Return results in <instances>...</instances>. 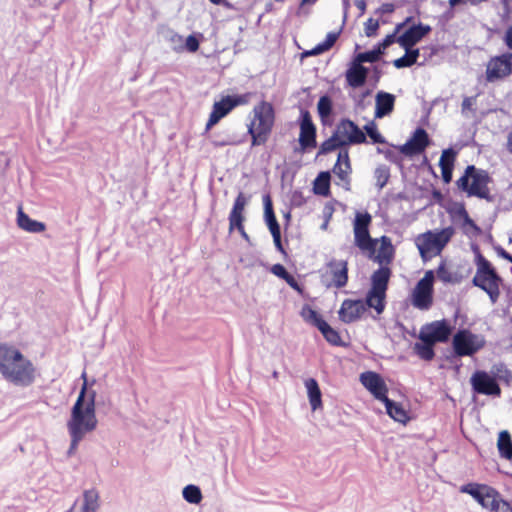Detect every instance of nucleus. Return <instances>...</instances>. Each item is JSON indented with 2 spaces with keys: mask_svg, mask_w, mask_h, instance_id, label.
<instances>
[{
  "mask_svg": "<svg viewBox=\"0 0 512 512\" xmlns=\"http://www.w3.org/2000/svg\"><path fill=\"white\" fill-rule=\"evenodd\" d=\"M395 100V96L389 92H377L375 97V118L381 119L390 115L394 110Z\"/></svg>",
  "mask_w": 512,
  "mask_h": 512,
  "instance_id": "412c9836",
  "label": "nucleus"
},
{
  "mask_svg": "<svg viewBox=\"0 0 512 512\" xmlns=\"http://www.w3.org/2000/svg\"><path fill=\"white\" fill-rule=\"evenodd\" d=\"M361 384L374 396L382 401L387 397L388 387L382 376L374 371H366L360 374Z\"/></svg>",
  "mask_w": 512,
  "mask_h": 512,
  "instance_id": "6ab92c4d",
  "label": "nucleus"
},
{
  "mask_svg": "<svg viewBox=\"0 0 512 512\" xmlns=\"http://www.w3.org/2000/svg\"><path fill=\"white\" fill-rule=\"evenodd\" d=\"M395 10V5L392 3H384L376 9L375 14L384 15L391 14Z\"/></svg>",
  "mask_w": 512,
  "mask_h": 512,
  "instance_id": "338daca9",
  "label": "nucleus"
},
{
  "mask_svg": "<svg viewBox=\"0 0 512 512\" xmlns=\"http://www.w3.org/2000/svg\"><path fill=\"white\" fill-rule=\"evenodd\" d=\"M450 166H451V164L447 165L446 167L441 165V167H440L442 180L445 184H449L452 181L453 168H451Z\"/></svg>",
  "mask_w": 512,
  "mask_h": 512,
  "instance_id": "e2e57ef3",
  "label": "nucleus"
},
{
  "mask_svg": "<svg viewBox=\"0 0 512 512\" xmlns=\"http://www.w3.org/2000/svg\"><path fill=\"white\" fill-rule=\"evenodd\" d=\"M456 156H457V151H455L453 148L450 147V148L444 149L442 151V154L439 159V167H441V165L446 167L447 165L451 164L450 167L454 168V162H455Z\"/></svg>",
  "mask_w": 512,
  "mask_h": 512,
  "instance_id": "49530a36",
  "label": "nucleus"
},
{
  "mask_svg": "<svg viewBox=\"0 0 512 512\" xmlns=\"http://www.w3.org/2000/svg\"><path fill=\"white\" fill-rule=\"evenodd\" d=\"M453 327L446 319L433 321L423 325L418 338L420 341H431L435 344L449 341Z\"/></svg>",
  "mask_w": 512,
  "mask_h": 512,
  "instance_id": "ddd939ff",
  "label": "nucleus"
},
{
  "mask_svg": "<svg viewBox=\"0 0 512 512\" xmlns=\"http://www.w3.org/2000/svg\"><path fill=\"white\" fill-rule=\"evenodd\" d=\"M317 111L322 122H325V119L332 115L333 102L328 95H323L320 97L317 103Z\"/></svg>",
  "mask_w": 512,
  "mask_h": 512,
  "instance_id": "58836bf2",
  "label": "nucleus"
},
{
  "mask_svg": "<svg viewBox=\"0 0 512 512\" xmlns=\"http://www.w3.org/2000/svg\"><path fill=\"white\" fill-rule=\"evenodd\" d=\"M454 232V228L449 226L440 231L434 232L428 230L425 233L420 234L415 240L420 256L423 259H426L432 252L440 254L443 248L453 237Z\"/></svg>",
  "mask_w": 512,
  "mask_h": 512,
  "instance_id": "39448f33",
  "label": "nucleus"
},
{
  "mask_svg": "<svg viewBox=\"0 0 512 512\" xmlns=\"http://www.w3.org/2000/svg\"><path fill=\"white\" fill-rule=\"evenodd\" d=\"M100 508V495L95 488L84 490L81 512H97Z\"/></svg>",
  "mask_w": 512,
  "mask_h": 512,
  "instance_id": "f704fd0d",
  "label": "nucleus"
},
{
  "mask_svg": "<svg viewBox=\"0 0 512 512\" xmlns=\"http://www.w3.org/2000/svg\"><path fill=\"white\" fill-rule=\"evenodd\" d=\"M497 448L501 458L512 459V436L508 430H501L498 433Z\"/></svg>",
  "mask_w": 512,
  "mask_h": 512,
  "instance_id": "72a5a7b5",
  "label": "nucleus"
},
{
  "mask_svg": "<svg viewBox=\"0 0 512 512\" xmlns=\"http://www.w3.org/2000/svg\"><path fill=\"white\" fill-rule=\"evenodd\" d=\"M512 74V53L505 52L491 57L486 68V81L493 83Z\"/></svg>",
  "mask_w": 512,
  "mask_h": 512,
  "instance_id": "2eb2a0df",
  "label": "nucleus"
},
{
  "mask_svg": "<svg viewBox=\"0 0 512 512\" xmlns=\"http://www.w3.org/2000/svg\"><path fill=\"white\" fill-rule=\"evenodd\" d=\"M480 93H477L474 96H465L463 98L462 104H461V114L469 118L470 114L474 116L476 114V103H477V97Z\"/></svg>",
  "mask_w": 512,
  "mask_h": 512,
  "instance_id": "79ce46f5",
  "label": "nucleus"
},
{
  "mask_svg": "<svg viewBox=\"0 0 512 512\" xmlns=\"http://www.w3.org/2000/svg\"><path fill=\"white\" fill-rule=\"evenodd\" d=\"M35 372L33 363L20 350L0 344V373L5 380L16 386L27 387L35 381Z\"/></svg>",
  "mask_w": 512,
  "mask_h": 512,
  "instance_id": "f03ea898",
  "label": "nucleus"
},
{
  "mask_svg": "<svg viewBox=\"0 0 512 512\" xmlns=\"http://www.w3.org/2000/svg\"><path fill=\"white\" fill-rule=\"evenodd\" d=\"M372 216L368 212H357L353 224V231L369 230Z\"/></svg>",
  "mask_w": 512,
  "mask_h": 512,
  "instance_id": "c03bdc74",
  "label": "nucleus"
},
{
  "mask_svg": "<svg viewBox=\"0 0 512 512\" xmlns=\"http://www.w3.org/2000/svg\"><path fill=\"white\" fill-rule=\"evenodd\" d=\"M343 147H345L344 143L334 130L331 137H329L323 143H321L317 155H326L332 151H335Z\"/></svg>",
  "mask_w": 512,
  "mask_h": 512,
  "instance_id": "e433bc0d",
  "label": "nucleus"
},
{
  "mask_svg": "<svg viewBox=\"0 0 512 512\" xmlns=\"http://www.w3.org/2000/svg\"><path fill=\"white\" fill-rule=\"evenodd\" d=\"M470 385L474 394L500 397L501 387L495 376L485 370H476L470 377Z\"/></svg>",
  "mask_w": 512,
  "mask_h": 512,
  "instance_id": "f8f14e48",
  "label": "nucleus"
},
{
  "mask_svg": "<svg viewBox=\"0 0 512 512\" xmlns=\"http://www.w3.org/2000/svg\"><path fill=\"white\" fill-rule=\"evenodd\" d=\"M299 126L300 134L298 141L300 144V151L305 152L308 149L315 148L317 145V128L312 121L310 112L306 109L300 110Z\"/></svg>",
  "mask_w": 512,
  "mask_h": 512,
  "instance_id": "dca6fc26",
  "label": "nucleus"
},
{
  "mask_svg": "<svg viewBox=\"0 0 512 512\" xmlns=\"http://www.w3.org/2000/svg\"><path fill=\"white\" fill-rule=\"evenodd\" d=\"M391 277L388 266H380L371 276V288L366 293L368 302H376V312L382 314L386 307V292Z\"/></svg>",
  "mask_w": 512,
  "mask_h": 512,
  "instance_id": "0eeeda50",
  "label": "nucleus"
},
{
  "mask_svg": "<svg viewBox=\"0 0 512 512\" xmlns=\"http://www.w3.org/2000/svg\"><path fill=\"white\" fill-rule=\"evenodd\" d=\"M436 273H437V277L444 283L454 284V283L459 282V278L457 277V274L450 272L446 268V263L444 261H442L439 264Z\"/></svg>",
  "mask_w": 512,
  "mask_h": 512,
  "instance_id": "a18cd8bd",
  "label": "nucleus"
},
{
  "mask_svg": "<svg viewBox=\"0 0 512 512\" xmlns=\"http://www.w3.org/2000/svg\"><path fill=\"white\" fill-rule=\"evenodd\" d=\"M463 226H468L471 228L474 236H477L482 232L481 228L474 222L473 219L470 218L469 215H466V217L463 219Z\"/></svg>",
  "mask_w": 512,
  "mask_h": 512,
  "instance_id": "680f3d73",
  "label": "nucleus"
},
{
  "mask_svg": "<svg viewBox=\"0 0 512 512\" xmlns=\"http://www.w3.org/2000/svg\"><path fill=\"white\" fill-rule=\"evenodd\" d=\"M307 395L312 410H316L322 406V392L316 379L308 378L305 381Z\"/></svg>",
  "mask_w": 512,
  "mask_h": 512,
  "instance_id": "c85d7f7f",
  "label": "nucleus"
},
{
  "mask_svg": "<svg viewBox=\"0 0 512 512\" xmlns=\"http://www.w3.org/2000/svg\"><path fill=\"white\" fill-rule=\"evenodd\" d=\"M434 280H435V274H434V271L433 270H428L425 272V275L423 278H421L418 282H417V285H420L422 287H425V288H428V289H431L433 290V283H434Z\"/></svg>",
  "mask_w": 512,
  "mask_h": 512,
  "instance_id": "8fccbe9b",
  "label": "nucleus"
},
{
  "mask_svg": "<svg viewBox=\"0 0 512 512\" xmlns=\"http://www.w3.org/2000/svg\"><path fill=\"white\" fill-rule=\"evenodd\" d=\"M364 63H369V61L365 52H360L353 57L352 61L349 63V66L360 67L364 66Z\"/></svg>",
  "mask_w": 512,
  "mask_h": 512,
  "instance_id": "052dcab7",
  "label": "nucleus"
},
{
  "mask_svg": "<svg viewBox=\"0 0 512 512\" xmlns=\"http://www.w3.org/2000/svg\"><path fill=\"white\" fill-rule=\"evenodd\" d=\"M369 71L370 69L366 66H348L345 71L347 85L353 89L363 87L367 82Z\"/></svg>",
  "mask_w": 512,
  "mask_h": 512,
  "instance_id": "5701e85b",
  "label": "nucleus"
},
{
  "mask_svg": "<svg viewBox=\"0 0 512 512\" xmlns=\"http://www.w3.org/2000/svg\"><path fill=\"white\" fill-rule=\"evenodd\" d=\"M501 280L495 268L490 266L484 268L482 271L480 268H477L472 283L474 286L486 292L492 303H496L500 295L499 283Z\"/></svg>",
  "mask_w": 512,
  "mask_h": 512,
  "instance_id": "9b49d317",
  "label": "nucleus"
},
{
  "mask_svg": "<svg viewBox=\"0 0 512 512\" xmlns=\"http://www.w3.org/2000/svg\"><path fill=\"white\" fill-rule=\"evenodd\" d=\"M491 181L492 178L486 170L477 168L475 165H468L463 175L456 181V185L468 197L494 202V196L490 194L488 188Z\"/></svg>",
  "mask_w": 512,
  "mask_h": 512,
  "instance_id": "7ed1b4c3",
  "label": "nucleus"
},
{
  "mask_svg": "<svg viewBox=\"0 0 512 512\" xmlns=\"http://www.w3.org/2000/svg\"><path fill=\"white\" fill-rule=\"evenodd\" d=\"M264 222L271 234L281 231L280 224L276 218L273 203L270 195L263 196Z\"/></svg>",
  "mask_w": 512,
  "mask_h": 512,
  "instance_id": "bb28decb",
  "label": "nucleus"
},
{
  "mask_svg": "<svg viewBox=\"0 0 512 512\" xmlns=\"http://www.w3.org/2000/svg\"><path fill=\"white\" fill-rule=\"evenodd\" d=\"M494 250L499 257L512 263V255L510 253H508L502 246L496 245V246H494Z\"/></svg>",
  "mask_w": 512,
  "mask_h": 512,
  "instance_id": "774afa93",
  "label": "nucleus"
},
{
  "mask_svg": "<svg viewBox=\"0 0 512 512\" xmlns=\"http://www.w3.org/2000/svg\"><path fill=\"white\" fill-rule=\"evenodd\" d=\"M365 34L367 37H374L377 35L378 29H379V21L375 20L373 18H369L365 22Z\"/></svg>",
  "mask_w": 512,
  "mask_h": 512,
  "instance_id": "09e8293b",
  "label": "nucleus"
},
{
  "mask_svg": "<svg viewBox=\"0 0 512 512\" xmlns=\"http://www.w3.org/2000/svg\"><path fill=\"white\" fill-rule=\"evenodd\" d=\"M199 46H200V42L198 40V38L196 36H194L193 34L189 35L186 40H185V49L188 51V52H196L198 49H199Z\"/></svg>",
  "mask_w": 512,
  "mask_h": 512,
  "instance_id": "603ef678",
  "label": "nucleus"
},
{
  "mask_svg": "<svg viewBox=\"0 0 512 512\" xmlns=\"http://www.w3.org/2000/svg\"><path fill=\"white\" fill-rule=\"evenodd\" d=\"M475 263L477 265V268H480V270L482 271L484 268L486 267H490L492 266V264L490 263V261H488L483 255L481 252L475 254Z\"/></svg>",
  "mask_w": 512,
  "mask_h": 512,
  "instance_id": "69168bd1",
  "label": "nucleus"
},
{
  "mask_svg": "<svg viewBox=\"0 0 512 512\" xmlns=\"http://www.w3.org/2000/svg\"><path fill=\"white\" fill-rule=\"evenodd\" d=\"M340 36V31L338 32H329L327 35H326V38L323 42H321L323 44V46L327 49V50H330L333 45L335 44V42L337 41V39L339 38Z\"/></svg>",
  "mask_w": 512,
  "mask_h": 512,
  "instance_id": "6e6d98bb",
  "label": "nucleus"
},
{
  "mask_svg": "<svg viewBox=\"0 0 512 512\" xmlns=\"http://www.w3.org/2000/svg\"><path fill=\"white\" fill-rule=\"evenodd\" d=\"M460 492L471 495L483 508L497 512L500 504L499 492L485 484L468 483L460 487Z\"/></svg>",
  "mask_w": 512,
  "mask_h": 512,
  "instance_id": "1a4fd4ad",
  "label": "nucleus"
},
{
  "mask_svg": "<svg viewBox=\"0 0 512 512\" xmlns=\"http://www.w3.org/2000/svg\"><path fill=\"white\" fill-rule=\"evenodd\" d=\"M386 408L387 414L395 421L406 424L410 417L402 404L390 399L388 396L381 401Z\"/></svg>",
  "mask_w": 512,
  "mask_h": 512,
  "instance_id": "a878e982",
  "label": "nucleus"
},
{
  "mask_svg": "<svg viewBox=\"0 0 512 512\" xmlns=\"http://www.w3.org/2000/svg\"><path fill=\"white\" fill-rule=\"evenodd\" d=\"M237 230L241 237L248 242L251 245V240L249 235L245 232L243 222H237V223H230L229 224V231Z\"/></svg>",
  "mask_w": 512,
  "mask_h": 512,
  "instance_id": "864d4df0",
  "label": "nucleus"
},
{
  "mask_svg": "<svg viewBox=\"0 0 512 512\" xmlns=\"http://www.w3.org/2000/svg\"><path fill=\"white\" fill-rule=\"evenodd\" d=\"M430 142L427 131L422 127H417L412 136L403 145L398 146V149L405 156L413 157L423 153Z\"/></svg>",
  "mask_w": 512,
  "mask_h": 512,
  "instance_id": "a211bd4d",
  "label": "nucleus"
},
{
  "mask_svg": "<svg viewBox=\"0 0 512 512\" xmlns=\"http://www.w3.org/2000/svg\"><path fill=\"white\" fill-rule=\"evenodd\" d=\"M431 30L432 28L430 25L423 24L422 22L412 24L401 35H399L400 47H414L424 37H426L431 32Z\"/></svg>",
  "mask_w": 512,
  "mask_h": 512,
  "instance_id": "aec40b11",
  "label": "nucleus"
},
{
  "mask_svg": "<svg viewBox=\"0 0 512 512\" xmlns=\"http://www.w3.org/2000/svg\"><path fill=\"white\" fill-rule=\"evenodd\" d=\"M485 344L484 339L473 334L466 328L458 329L452 338V352L447 356V360L452 362L453 358H461L464 356H473Z\"/></svg>",
  "mask_w": 512,
  "mask_h": 512,
  "instance_id": "423d86ee",
  "label": "nucleus"
},
{
  "mask_svg": "<svg viewBox=\"0 0 512 512\" xmlns=\"http://www.w3.org/2000/svg\"><path fill=\"white\" fill-rule=\"evenodd\" d=\"M343 166V164L336 162L332 171L344 183L343 187L345 190L349 191L351 182L349 174L352 172V170H348Z\"/></svg>",
  "mask_w": 512,
  "mask_h": 512,
  "instance_id": "37998d69",
  "label": "nucleus"
},
{
  "mask_svg": "<svg viewBox=\"0 0 512 512\" xmlns=\"http://www.w3.org/2000/svg\"><path fill=\"white\" fill-rule=\"evenodd\" d=\"M434 346L435 343L429 340L421 341L414 344L413 350L420 359L424 361H432L435 357Z\"/></svg>",
  "mask_w": 512,
  "mask_h": 512,
  "instance_id": "c9c22d12",
  "label": "nucleus"
},
{
  "mask_svg": "<svg viewBox=\"0 0 512 512\" xmlns=\"http://www.w3.org/2000/svg\"><path fill=\"white\" fill-rule=\"evenodd\" d=\"M380 242L381 246L374 260L378 262L381 266L383 264L388 265L392 262L394 258V247L392 245L391 239L387 236H382L380 238Z\"/></svg>",
  "mask_w": 512,
  "mask_h": 512,
  "instance_id": "c756f323",
  "label": "nucleus"
},
{
  "mask_svg": "<svg viewBox=\"0 0 512 512\" xmlns=\"http://www.w3.org/2000/svg\"><path fill=\"white\" fill-rule=\"evenodd\" d=\"M376 302L374 300L368 302L367 296L364 300L362 299H345L338 312L339 318L344 323H352L362 317L368 308L376 310Z\"/></svg>",
  "mask_w": 512,
  "mask_h": 512,
  "instance_id": "4468645a",
  "label": "nucleus"
},
{
  "mask_svg": "<svg viewBox=\"0 0 512 512\" xmlns=\"http://www.w3.org/2000/svg\"><path fill=\"white\" fill-rule=\"evenodd\" d=\"M402 48L405 50V54L393 61V65L397 69L412 67L417 63L420 56V50L418 48L410 46Z\"/></svg>",
  "mask_w": 512,
  "mask_h": 512,
  "instance_id": "7c9ffc66",
  "label": "nucleus"
},
{
  "mask_svg": "<svg viewBox=\"0 0 512 512\" xmlns=\"http://www.w3.org/2000/svg\"><path fill=\"white\" fill-rule=\"evenodd\" d=\"M394 43L399 44V36H396L395 33L386 35V37L382 41L378 42V44L380 45L384 52L386 48H388Z\"/></svg>",
  "mask_w": 512,
  "mask_h": 512,
  "instance_id": "5fc2aeb1",
  "label": "nucleus"
},
{
  "mask_svg": "<svg viewBox=\"0 0 512 512\" xmlns=\"http://www.w3.org/2000/svg\"><path fill=\"white\" fill-rule=\"evenodd\" d=\"M374 178L376 180L375 186L378 190H382L389 181L390 168L385 164L378 165L374 170Z\"/></svg>",
  "mask_w": 512,
  "mask_h": 512,
  "instance_id": "ea45409f",
  "label": "nucleus"
},
{
  "mask_svg": "<svg viewBox=\"0 0 512 512\" xmlns=\"http://www.w3.org/2000/svg\"><path fill=\"white\" fill-rule=\"evenodd\" d=\"M81 378L84 380V383L71 409L70 419L67 422V428L71 437L70 447L67 451L69 456L73 454L84 436L96 429L98 423L95 412L96 391L88 390L86 372L82 373Z\"/></svg>",
  "mask_w": 512,
  "mask_h": 512,
  "instance_id": "f257e3e1",
  "label": "nucleus"
},
{
  "mask_svg": "<svg viewBox=\"0 0 512 512\" xmlns=\"http://www.w3.org/2000/svg\"><path fill=\"white\" fill-rule=\"evenodd\" d=\"M254 118L247 125L252 146H260L267 142L275 122V110L267 101H261L253 108Z\"/></svg>",
  "mask_w": 512,
  "mask_h": 512,
  "instance_id": "20e7f679",
  "label": "nucleus"
},
{
  "mask_svg": "<svg viewBox=\"0 0 512 512\" xmlns=\"http://www.w3.org/2000/svg\"><path fill=\"white\" fill-rule=\"evenodd\" d=\"M338 163H341L346 167L348 170H352L349 152L347 147H343L339 149L337 161Z\"/></svg>",
  "mask_w": 512,
  "mask_h": 512,
  "instance_id": "3c124183",
  "label": "nucleus"
},
{
  "mask_svg": "<svg viewBox=\"0 0 512 512\" xmlns=\"http://www.w3.org/2000/svg\"><path fill=\"white\" fill-rule=\"evenodd\" d=\"M271 235H272L273 242H274L276 250L278 252H280L281 254H283V255H287L286 250H285V248H284V246L282 244L281 231L276 232V233L271 234Z\"/></svg>",
  "mask_w": 512,
  "mask_h": 512,
  "instance_id": "0e129e2a",
  "label": "nucleus"
},
{
  "mask_svg": "<svg viewBox=\"0 0 512 512\" xmlns=\"http://www.w3.org/2000/svg\"><path fill=\"white\" fill-rule=\"evenodd\" d=\"M328 267L332 274L333 285L336 288L346 286L348 282V267L344 260L333 259L328 263Z\"/></svg>",
  "mask_w": 512,
  "mask_h": 512,
  "instance_id": "b1692460",
  "label": "nucleus"
},
{
  "mask_svg": "<svg viewBox=\"0 0 512 512\" xmlns=\"http://www.w3.org/2000/svg\"><path fill=\"white\" fill-rule=\"evenodd\" d=\"M433 303V290L415 285L411 294V304L419 310H428Z\"/></svg>",
  "mask_w": 512,
  "mask_h": 512,
  "instance_id": "4be33fe9",
  "label": "nucleus"
},
{
  "mask_svg": "<svg viewBox=\"0 0 512 512\" xmlns=\"http://www.w3.org/2000/svg\"><path fill=\"white\" fill-rule=\"evenodd\" d=\"M250 96V93L227 95L222 97L221 100L216 101L213 104V108L206 123L205 130H210L234 108L247 104L249 102Z\"/></svg>",
  "mask_w": 512,
  "mask_h": 512,
  "instance_id": "6e6552de",
  "label": "nucleus"
},
{
  "mask_svg": "<svg viewBox=\"0 0 512 512\" xmlns=\"http://www.w3.org/2000/svg\"><path fill=\"white\" fill-rule=\"evenodd\" d=\"M491 373L493 374L492 376H495L496 379L498 380V378H502L503 377L502 376L503 373L509 374L510 372L506 368L504 363H498V364H494L492 366Z\"/></svg>",
  "mask_w": 512,
  "mask_h": 512,
  "instance_id": "bf43d9fd",
  "label": "nucleus"
},
{
  "mask_svg": "<svg viewBox=\"0 0 512 512\" xmlns=\"http://www.w3.org/2000/svg\"><path fill=\"white\" fill-rule=\"evenodd\" d=\"M354 242L359 249L368 251L372 255L376 251L378 239H373L369 230H359L354 231Z\"/></svg>",
  "mask_w": 512,
  "mask_h": 512,
  "instance_id": "cd10ccee",
  "label": "nucleus"
},
{
  "mask_svg": "<svg viewBox=\"0 0 512 512\" xmlns=\"http://www.w3.org/2000/svg\"><path fill=\"white\" fill-rule=\"evenodd\" d=\"M363 132L366 135V138L369 137L373 144H385L387 143L386 139L382 136V134L378 131L377 124L374 121H370L363 127Z\"/></svg>",
  "mask_w": 512,
  "mask_h": 512,
  "instance_id": "a19ab883",
  "label": "nucleus"
},
{
  "mask_svg": "<svg viewBox=\"0 0 512 512\" xmlns=\"http://www.w3.org/2000/svg\"><path fill=\"white\" fill-rule=\"evenodd\" d=\"M270 271L280 279L284 280L285 277H287L290 273L287 271V269L284 267V265L277 263L274 264Z\"/></svg>",
  "mask_w": 512,
  "mask_h": 512,
  "instance_id": "4d7b16f0",
  "label": "nucleus"
},
{
  "mask_svg": "<svg viewBox=\"0 0 512 512\" xmlns=\"http://www.w3.org/2000/svg\"><path fill=\"white\" fill-rule=\"evenodd\" d=\"M306 203V199L303 193L299 190H295L291 195V204L295 207H301Z\"/></svg>",
  "mask_w": 512,
  "mask_h": 512,
  "instance_id": "13d9d810",
  "label": "nucleus"
},
{
  "mask_svg": "<svg viewBox=\"0 0 512 512\" xmlns=\"http://www.w3.org/2000/svg\"><path fill=\"white\" fill-rule=\"evenodd\" d=\"M335 131L345 147L366 143V135L363 130L349 118H342L336 125Z\"/></svg>",
  "mask_w": 512,
  "mask_h": 512,
  "instance_id": "f3484780",
  "label": "nucleus"
},
{
  "mask_svg": "<svg viewBox=\"0 0 512 512\" xmlns=\"http://www.w3.org/2000/svg\"><path fill=\"white\" fill-rule=\"evenodd\" d=\"M248 203V198L244 195L243 192H239L237 197L235 198L234 204L229 214V224L244 222L245 217L243 215L245 206Z\"/></svg>",
  "mask_w": 512,
  "mask_h": 512,
  "instance_id": "473e14b6",
  "label": "nucleus"
},
{
  "mask_svg": "<svg viewBox=\"0 0 512 512\" xmlns=\"http://www.w3.org/2000/svg\"><path fill=\"white\" fill-rule=\"evenodd\" d=\"M331 174L330 171H321L313 181V192L315 195L328 197L331 193Z\"/></svg>",
  "mask_w": 512,
  "mask_h": 512,
  "instance_id": "2f4dec72",
  "label": "nucleus"
},
{
  "mask_svg": "<svg viewBox=\"0 0 512 512\" xmlns=\"http://www.w3.org/2000/svg\"><path fill=\"white\" fill-rule=\"evenodd\" d=\"M300 316L305 322L316 327L328 343L334 346L343 345L339 332L332 328L327 321L324 320L321 314H319L309 304L303 305L300 311Z\"/></svg>",
  "mask_w": 512,
  "mask_h": 512,
  "instance_id": "9d476101",
  "label": "nucleus"
},
{
  "mask_svg": "<svg viewBox=\"0 0 512 512\" xmlns=\"http://www.w3.org/2000/svg\"><path fill=\"white\" fill-rule=\"evenodd\" d=\"M182 496L190 504H199L203 498L201 489L194 484L186 485L182 490Z\"/></svg>",
  "mask_w": 512,
  "mask_h": 512,
  "instance_id": "4c0bfd02",
  "label": "nucleus"
},
{
  "mask_svg": "<svg viewBox=\"0 0 512 512\" xmlns=\"http://www.w3.org/2000/svg\"><path fill=\"white\" fill-rule=\"evenodd\" d=\"M17 225L22 230L30 233H41L46 229L45 223L30 218L22 207H18L17 210Z\"/></svg>",
  "mask_w": 512,
  "mask_h": 512,
  "instance_id": "393cba45",
  "label": "nucleus"
},
{
  "mask_svg": "<svg viewBox=\"0 0 512 512\" xmlns=\"http://www.w3.org/2000/svg\"><path fill=\"white\" fill-rule=\"evenodd\" d=\"M366 54V57L369 61V63H375L380 60L382 55L384 54L383 49L380 47V45L377 43L373 46L371 50L364 51Z\"/></svg>",
  "mask_w": 512,
  "mask_h": 512,
  "instance_id": "de8ad7c7",
  "label": "nucleus"
}]
</instances>
